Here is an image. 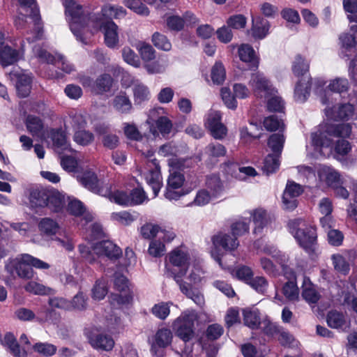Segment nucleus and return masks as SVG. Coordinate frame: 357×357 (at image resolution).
Returning a JSON list of instances; mask_svg holds the SVG:
<instances>
[{
	"label": "nucleus",
	"mask_w": 357,
	"mask_h": 357,
	"mask_svg": "<svg viewBox=\"0 0 357 357\" xmlns=\"http://www.w3.org/2000/svg\"><path fill=\"white\" fill-rule=\"evenodd\" d=\"M63 6L66 16L70 17V29L77 40L86 43L84 34L102 29L106 45L110 48L117 46L118 26L112 20H103L100 13H89L74 0H65Z\"/></svg>",
	"instance_id": "f257e3e1"
},
{
	"label": "nucleus",
	"mask_w": 357,
	"mask_h": 357,
	"mask_svg": "<svg viewBox=\"0 0 357 357\" xmlns=\"http://www.w3.org/2000/svg\"><path fill=\"white\" fill-rule=\"evenodd\" d=\"M289 232L293 235L299 246L308 255L315 253L317 248V232L314 226L307 224L298 218L288 222Z\"/></svg>",
	"instance_id": "f03ea898"
},
{
	"label": "nucleus",
	"mask_w": 357,
	"mask_h": 357,
	"mask_svg": "<svg viewBox=\"0 0 357 357\" xmlns=\"http://www.w3.org/2000/svg\"><path fill=\"white\" fill-rule=\"evenodd\" d=\"M32 267L38 269H48L50 266L40 259L29 254H24L20 259H14L7 263L5 269L13 278L17 276L29 280L33 277L34 271Z\"/></svg>",
	"instance_id": "7ed1b4c3"
},
{
	"label": "nucleus",
	"mask_w": 357,
	"mask_h": 357,
	"mask_svg": "<svg viewBox=\"0 0 357 357\" xmlns=\"http://www.w3.org/2000/svg\"><path fill=\"white\" fill-rule=\"evenodd\" d=\"M351 132L349 123H326L319 130L311 134L312 145L317 148H331L333 141L331 137L346 138Z\"/></svg>",
	"instance_id": "20e7f679"
},
{
	"label": "nucleus",
	"mask_w": 357,
	"mask_h": 357,
	"mask_svg": "<svg viewBox=\"0 0 357 357\" xmlns=\"http://www.w3.org/2000/svg\"><path fill=\"white\" fill-rule=\"evenodd\" d=\"M231 235L220 234L213 237L214 245L222 247L225 250H234L239 245L238 236L249 231V224L245 221H237L231 226Z\"/></svg>",
	"instance_id": "39448f33"
},
{
	"label": "nucleus",
	"mask_w": 357,
	"mask_h": 357,
	"mask_svg": "<svg viewBox=\"0 0 357 357\" xmlns=\"http://www.w3.org/2000/svg\"><path fill=\"white\" fill-rule=\"evenodd\" d=\"M82 185L89 190L100 196L109 195L110 184L103 183L98 178L96 173L91 171L84 172L79 178Z\"/></svg>",
	"instance_id": "423d86ee"
},
{
	"label": "nucleus",
	"mask_w": 357,
	"mask_h": 357,
	"mask_svg": "<svg viewBox=\"0 0 357 357\" xmlns=\"http://www.w3.org/2000/svg\"><path fill=\"white\" fill-rule=\"evenodd\" d=\"M21 7L26 10V12L29 11L27 15L31 17L35 24L36 33L32 37H27L26 40L29 43H32L37 40H40L43 35V28L40 26V15L39 9L36 4V0H18Z\"/></svg>",
	"instance_id": "0eeeda50"
},
{
	"label": "nucleus",
	"mask_w": 357,
	"mask_h": 357,
	"mask_svg": "<svg viewBox=\"0 0 357 357\" xmlns=\"http://www.w3.org/2000/svg\"><path fill=\"white\" fill-rule=\"evenodd\" d=\"M195 314H186L182 318L178 317L174 324L176 333L184 342L190 340L194 336L193 319Z\"/></svg>",
	"instance_id": "6e6552de"
},
{
	"label": "nucleus",
	"mask_w": 357,
	"mask_h": 357,
	"mask_svg": "<svg viewBox=\"0 0 357 357\" xmlns=\"http://www.w3.org/2000/svg\"><path fill=\"white\" fill-rule=\"evenodd\" d=\"M174 275V280L179 286L181 291L188 298L192 299L195 303L202 307L204 304V296L196 289L191 287V284H188L183 280L182 278L185 275V271L182 270L178 274L173 272Z\"/></svg>",
	"instance_id": "1a4fd4ad"
},
{
	"label": "nucleus",
	"mask_w": 357,
	"mask_h": 357,
	"mask_svg": "<svg viewBox=\"0 0 357 357\" xmlns=\"http://www.w3.org/2000/svg\"><path fill=\"white\" fill-rule=\"evenodd\" d=\"M87 337L90 345L96 350L109 351L112 350L115 344L112 337L98 333L96 329L90 331Z\"/></svg>",
	"instance_id": "9d476101"
},
{
	"label": "nucleus",
	"mask_w": 357,
	"mask_h": 357,
	"mask_svg": "<svg viewBox=\"0 0 357 357\" xmlns=\"http://www.w3.org/2000/svg\"><path fill=\"white\" fill-rule=\"evenodd\" d=\"M93 250L97 257L104 255L111 261H116L122 256L121 249L109 240H103L93 245Z\"/></svg>",
	"instance_id": "9b49d317"
},
{
	"label": "nucleus",
	"mask_w": 357,
	"mask_h": 357,
	"mask_svg": "<svg viewBox=\"0 0 357 357\" xmlns=\"http://www.w3.org/2000/svg\"><path fill=\"white\" fill-rule=\"evenodd\" d=\"M301 297L313 310L317 307L321 298V295L317 291V287L307 277L303 278L301 286Z\"/></svg>",
	"instance_id": "f8f14e48"
},
{
	"label": "nucleus",
	"mask_w": 357,
	"mask_h": 357,
	"mask_svg": "<svg viewBox=\"0 0 357 357\" xmlns=\"http://www.w3.org/2000/svg\"><path fill=\"white\" fill-rule=\"evenodd\" d=\"M169 261L173 267L169 271L170 275L174 279V273H179L182 270L188 271V256L184 252L180 250H174L171 252L169 257Z\"/></svg>",
	"instance_id": "ddd939ff"
},
{
	"label": "nucleus",
	"mask_w": 357,
	"mask_h": 357,
	"mask_svg": "<svg viewBox=\"0 0 357 357\" xmlns=\"http://www.w3.org/2000/svg\"><path fill=\"white\" fill-rule=\"evenodd\" d=\"M12 78L16 79L15 89L17 96L26 98L29 96L31 90L32 77L24 73H13Z\"/></svg>",
	"instance_id": "4468645a"
},
{
	"label": "nucleus",
	"mask_w": 357,
	"mask_h": 357,
	"mask_svg": "<svg viewBox=\"0 0 357 357\" xmlns=\"http://www.w3.org/2000/svg\"><path fill=\"white\" fill-rule=\"evenodd\" d=\"M240 59L248 64L251 70H256L259 67V59L256 55L253 47L249 44H242L238 50Z\"/></svg>",
	"instance_id": "2eb2a0df"
},
{
	"label": "nucleus",
	"mask_w": 357,
	"mask_h": 357,
	"mask_svg": "<svg viewBox=\"0 0 357 357\" xmlns=\"http://www.w3.org/2000/svg\"><path fill=\"white\" fill-rule=\"evenodd\" d=\"M208 127L211 135L215 139H222L227 135V129L221 123V116L218 112L209 115L208 118Z\"/></svg>",
	"instance_id": "dca6fc26"
},
{
	"label": "nucleus",
	"mask_w": 357,
	"mask_h": 357,
	"mask_svg": "<svg viewBox=\"0 0 357 357\" xmlns=\"http://www.w3.org/2000/svg\"><path fill=\"white\" fill-rule=\"evenodd\" d=\"M49 137L51 139L53 146L58 150L73 151L70 144L67 140L65 131L62 128H53L50 131Z\"/></svg>",
	"instance_id": "f3484780"
},
{
	"label": "nucleus",
	"mask_w": 357,
	"mask_h": 357,
	"mask_svg": "<svg viewBox=\"0 0 357 357\" xmlns=\"http://www.w3.org/2000/svg\"><path fill=\"white\" fill-rule=\"evenodd\" d=\"M269 22L264 17H252V35L255 39L261 40L268 33Z\"/></svg>",
	"instance_id": "a211bd4d"
},
{
	"label": "nucleus",
	"mask_w": 357,
	"mask_h": 357,
	"mask_svg": "<svg viewBox=\"0 0 357 357\" xmlns=\"http://www.w3.org/2000/svg\"><path fill=\"white\" fill-rule=\"evenodd\" d=\"M155 127L153 126L150 127V131L155 137H158L159 133L161 134L163 137H166L172 132L173 125L171 120L167 116H160L155 121Z\"/></svg>",
	"instance_id": "6ab92c4d"
},
{
	"label": "nucleus",
	"mask_w": 357,
	"mask_h": 357,
	"mask_svg": "<svg viewBox=\"0 0 357 357\" xmlns=\"http://www.w3.org/2000/svg\"><path fill=\"white\" fill-rule=\"evenodd\" d=\"M227 153V149L224 145L216 142H211L206 145L202 155L207 158V160L213 161L220 157H224Z\"/></svg>",
	"instance_id": "aec40b11"
},
{
	"label": "nucleus",
	"mask_w": 357,
	"mask_h": 357,
	"mask_svg": "<svg viewBox=\"0 0 357 357\" xmlns=\"http://www.w3.org/2000/svg\"><path fill=\"white\" fill-rule=\"evenodd\" d=\"M312 78H301L296 84L294 89V99L299 102H304L310 93Z\"/></svg>",
	"instance_id": "412c9836"
},
{
	"label": "nucleus",
	"mask_w": 357,
	"mask_h": 357,
	"mask_svg": "<svg viewBox=\"0 0 357 357\" xmlns=\"http://www.w3.org/2000/svg\"><path fill=\"white\" fill-rule=\"evenodd\" d=\"M172 331L168 328L159 329L155 336L154 342L151 346V351L155 353L156 347L165 348L169 346L172 340Z\"/></svg>",
	"instance_id": "4be33fe9"
},
{
	"label": "nucleus",
	"mask_w": 357,
	"mask_h": 357,
	"mask_svg": "<svg viewBox=\"0 0 357 357\" xmlns=\"http://www.w3.org/2000/svg\"><path fill=\"white\" fill-rule=\"evenodd\" d=\"M3 343L8 347L9 351L15 357H26L27 352L25 349H21L15 337L11 333H8L5 335Z\"/></svg>",
	"instance_id": "5701e85b"
},
{
	"label": "nucleus",
	"mask_w": 357,
	"mask_h": 357,
	"mask_svg": "<svg viewBox=\"0 0 357 357\" xmlns=\"http://www.w3.org/2000/svg\"><path fill=\"white\" fill-rule=\"evenodd\" d=\"M112 105L121 114H128L132 108L129 97L126 95V92L123 91H121L114 98Z\"/></svg>",
	"instance_id": "b1692460"
},
{
	"label": "nucleus",
	"mask_w": 357,
	"mask_h": 357,
	"mask_svg": "<svg viewBox=\"0 0 357 357\" xmlns=\"http://www.w3.org/2000/svg\"><path fill=\"white\" fill-rule=\"evenodd\" d=\"M49 190L45 189H34L30 192L29 202L32 208H44L48 201Z\"/></svg>",
	"instance_id": "393cba45"
},
{
	"label": "nucleus",
	"mask_w": 357,
	"mask_h": 357,
	"mask_svg": "<svg viewBox=\"0 0 357 357\" xmlns=\"http://www.w3.org/2000/svg\"><path fill=\"white\" fill-rule=\"evenodd\" d=\"M285 137L282 132L273 133L268 139L267 144L272 154L280 156L284 148Z\"/></svg>",
	"instance_id": "a878e982"
},
{
	"label": "nucleus",
	"mask_w": 357,
	"mask_h": 357,
	"mask_svg": "<svg viewBox=\"0 0 357 357\" xmlns=\"http://www.w3.org/2000/svg\"><path fill=\"white\" fill-rule=\"evenodd\" d=\"M48 201H47V206L53 212H59L63 208L65 200L64 196L59 191H50L48 192Z\"/></svg>",
	"instance_id": "bb28decb"
},
{
	"label": "nucleus",
	"mask_w": 357,
	"mask_h": 357,
	"mask_svg": "<svg viewBox=\"0 0 357 357\" xmlns=\"http://www.w3.org/2000/svg\"><path fill=\"white\" fill-rule=\"evenodd\" d=\"M252 216L255 224L254 234H261L268 222L266 211L261 208L256 209L252 213Z\"/></svg>",
	"instance_id": "cd10ccee"
},
{
	"label": "nucleus",
	"mask_w": 357,
	"mask_h": 357,
	"mask_svg": "<svg viewBox=\"0 0 357 357\" xmlns=\"http://www.w3.org/2000/svg\"><path fill=\"white\" fill-rule=\"evenodd\" d=\"M18 60V52L8 45H3L0 49V63L7 66L13 64Z\"/></svg>",
	"instance_id": "c85d7f7f"
},
{
	"label": "nucleus",
	"mask_w": 357,
	"mask_h": 357,
	"mask_svg": "<svg viewBox=\"0 0 357 357\" xmlns=\"http://www.w3.org/2000/svg\"><path fill=\"white\" fill-rule=\"evenodd\" d=\"M282 293L289 301H298L300 291L296 280L286 282L282 286Z\"/></svg>",
	"instance_id": "c756f323"
},
{
	"label": "nucleus",
	"mask_w": 357,
	"mask_h": 357,
	"mask_svg": "<svg viewBox=\"0 0 357 357\" xmlns=\"http://www.w3.org/2000/svg\"><path fill=\"white\" fill-rule=\"evenodd\" d=\"M326 321L328 326L333 328L350 326V320L344 314H328Z\"/></svg>",
	"instance_id": "7c9ffc66"
},
{
	"label": "nucleus",
	"mask_w": 357,
	"mask_h": 357,
	"mask_svg": "<svg viewBox=\"0 0 357 357\" xmlns=\"http://www.w3.org/2000/svg\"><path fill=\"white\" fill-rule=\"evenodd\" d=\"M350 181H353L354 183H357L354 179L348 177L343 178V181L342 183L336 185L331 188L333 190L335 195L337 197L342 198L346 199L349 197V193L348 189L353 190V183H350Z\"/></svg>",
	"instance_id": "2f4dec72"
},
{
	"label": "nucleus",
	"mask_w": 357,
	"mask_h": 357,
	"mask_svg": "<svg viewBox=\"0 0 357 357\" xmlns=\"http://www.w3.org/2000/svg\"><path fill=\"white\" fill-rule=\"evenodd\" d=\"M280 158V156L269 153L264 158L262 170L266 176L275 173L279 169Z\"/></svg>",
	"instance_id": "473e14b6"
},
{
	"label": "nucleus",
	"mask_w": 357,
	"mask_h": 357,
	"mask_svg": "<svg viewBox=\"0 0 357 357\" xmlns=\"http://www.w3.org/2000/svg\"><path fill=\"white\" fill-rule=\"evenodd\" d=\"M231 275L245 284H248L250 280L254 276L252 269L245 265H237L231 271Z\"/></svg>",
	"instance_id": "72a5a7b5"
},
{
	"label": "nucleus",
	"mask_w": 357,
	"mask_h": 357,
	"mask_svg": "<svg viewBox=\"0 0 357 357\" xmlns=\"http://www.w3.org/2000/svg\"><path fill=\"white\" fill-rule=\"evenodd\" d=\"M39 230L47 236L55 235L59 227L58 223L49 218H42L38 224Z\"/></svg>",
	"instance_id": "f704fd0d"
},
{
	"label": "nucleus",
	"mask_w": 357,
	"mask_h": 357,
	"mask_svg": "<svg viewBox=\"0 0 357 357\" xmlns=\"http://www.w3.org/2000/svg\"><path fill=\"white\" fill-rule=\"evenodd\" d=\"M252 82L256 92L259 93L264 92L266 95H269L272 93V85L270 84V82L262 75H255L252 77Z\"/></svg>",
	"instance_id": "c9c22d12"
},
{
	"label": "nucleus",
	"mask_w": 357,
	"mask_h": 357,
	"mask_svg": "<svg viewBox=\"0 0 357 357\" xmlns=\"http://www.w3.org/2000/svg\"><path fill=\"white\" fill-rule=\"evenodd\" d=\"M108 198L111 202L121 206H130L129 192L123 190L112 191V185H110V192L109 195L104 196Z\"/></svg>",
	"instance_id": "e433bc0d"
},
{
	"label": "nucleus",
	"mask_w": 357,
	"mask_h": 357,
	"mask_svg": "<svg viewBox=\"0 0 357 357\" xmlns=\"http://www.w3.org/2000/svg\"><path fill=\"white\" fill-rule=\"evenodd\" d=\"M263 125L266 130L273 132L278 130V132H283L285 126L282 119L275 114L264 118Z\"/></svg>",
	"instance_id": "4c0bfd02"
},
{
	"label": "nucleus",
	"mask_w": 357,
	"mask_h": 357,
	"mask_svg": "<svg viewBox=\"0 0 357 357\" xmlns=\"http://www.w3.org/2000/svg\"><path fill=\"white\" fill-rule=\"evenodd\" d=\"M73 140L77 144L86 146L93 142L94 135L89 130L82 128L74 132Z\"/></svg>",
	"instance_id": "58836bf2"
},
{
	"label": "nucleus",
	"mask_w": 357,
	"mask_h": 357,
	"mask_svg": "<svg viewBox=\"0 0 357 357\" xmlns=\"http://www.w3.org/2000/svg\"><path fill=\"white\" fill-rule=\"evenodd\" d=\"M292 70L296 76H301V78L306 79L305 75L309 70V63L301 55H297L292 66Z\"/></svg>",
	"instance_id": "ea45409f"
},
{
	"label": "nucleus",
	"mask_w": 357,
	"mask_h": 357,
	"mask_svg": "<svg viewBox=\"0 0 357 357\" xmlns=\"http://www.w3.org/2000/svg\"><path fill=\"white\" fill-rule=\"evenodd\" d=\"M333 112L335 120H347L353 114L354 107L349 103L341 104L337 108L334 107Z\"/></svg>",
	"instance_id": "a19ab883"
},
{
	"label": "nucleus",
	"mask_w": 357,
	"mask_h": 357,
	"mask_svg": "<svg viewBox=\"0 0 357 357\" xmlns=\"http://www.w3.org/2000/svg\"><path fill=\"white\" fill-rule=\"evenodd\" d=\"M134 101L136 105H139L142 102L149 99V88L143 84H135L132 88Z\"/></svg>",
	"instance_id": "79ce46f5"
},
{
	"label": "nucleus",
	"mask_w": 357,
	"mask_h": 357,
	"mask_svg": "<svg viewBox=\"0 0 357 357\" xmlns=\"http://www.w3.org/2000/svg\"><path fill=\"white\" fill-rule=\"evenodd\" d=\"M33 349L38 354L45 356L50 357L54 356L57 351V347L53 344L49 342H36L33 346Z\"/></svg>",
	"instance_id": "37998d69"
},
{
	"label": "nucleus",
	"mask_w": 357,
	"mask_h": 357,
	"mask_svg": "<svg viewBox=\"0 0 357 357\" xmlns=\"http://www.w3.org/2000/svg\"><path fill=\"white\" fill-rule=\"evenodd\" d=\"M247 284L260 294H265L268 287V282L263 276H252Z\"/></svg>",
	"instance_id": "c03bdc74"
},
{
	"label": "nucleus",
	"mask_w": 357,
	"mask_h": 357,
	"mask_svg": "<svg viewBox=\"0 0 357 357\" xmlns=\"http://www.w3.org/2000/svg\"><path fill=\"white\" fill-rule=\"evenodd\" d=\"M241 167L237 162L230 160L225 162L221 165L222 171L224 174L239 180L243 179V177L241 176Z\"/></svg>",
	"instance_id": "a18cd8bd"
},
{
	"label": "nucleus",
	"mask_w": 357,
	"mask_h": 357,
	"mask_svg": "<svg viewBox=\"0 0 357 357\" xmlns=\"http://www.w3.org/2000/svg\"><path fill=\"white\" fill-rule=\"evenodd\" d=\"M102 17L106 16L108 17H114L119 19L123 17L126 15V10L122 6L114 5H107L102 8Z\"/></svg>",
	"instance_id": "49530a36"
},
{
	"label": "nucleus",
	"mask_w": 357,
	"mask_h": 357,
	"mask_svg": "<svg viewBox=\"0 0 357 357\" xmlns=\"http://www.w3.org/2000/svg\"><path fill=\"white\" fill-rule=\"evenodd\" d=\"M325 175L326 183L330 188L342 183L343 178H341L340 173L331 167H326L323 169Z\"/></svg>",
	"instance_id": "de8ad7c7"
},
{
	"label": "nucleus",
	"mask_w": 357,
	"mask_h": 357,
	"mask_svg": "<svg viewBox=\"0 0 357 357\" xmlns=\"http://www.w3.org/2000/svg\"><path fill=\"white\" fill-rule=\"evenodd\" d=\"M27 130L33 135L38 134L43 128V123L40 117L29 114L25 121Z\"/></svg>",
	"instance_id": "09e8293b"
},
{
	"label": "nucleus",
	"mask_w": 357,
	"mask_h": 357,
	"mask_svg": "<svg viewBox=\"0 0 357 357\" xmlns=\"http://www.w3.org/2000/svg\"><path fill=\"white\" fill-rule=\"evenodd\" d=\"M113 83V79L109 74H102L96 80V89L98 93L107 92L110 90Z\"/></svg>",
	"instance_id": "8fccbe9b"
},
{
	"label": "nucleus",
	"mask_w": 357,
	"mask_h": 357,
	"mask_svg": "<svg viewBox=\"0 0 357 357\" xmlns=\"http://www.w3.org/2000/svg\"><path fill=\"white\" fill-rule=\"evenodd\" d=\"M24 289L26 291L36 295H49L53 291L52 289L35 281L29 282Z\"/></svg>",
	"instance_id": "3c124183"
},
{
	"label": "nucleus",
	"mask_w": 357,
	"mask_h": 357,
	"mask_svg": "<svg viewBox=\"0 0 357 357\" xmlns=\"http://www.w3.org/2000/svg\"><path fill=\"white\" fill-rule=\"evenodd\" d=\"M349 87V84L347 79L341 77H337L331 80L328 86V88L331 91L339 94L347 92Z\"/></svg>",
	"instance_id": "603ef678"
},
{
	"label": "nucleus",
	"mask_w": 357,
	"mask_h": 357,
	"mask_svg": "<svg viewBox=\"0 0 357 357\" xmlns=\"http://www.w3.org/2000/svg\"><path fill=\"white\" fill-rule=\"evenodd\" d=\"M211 77L213 82L216 84H222L225 79V69L220 62H215L212 67Z\"/></svg>",
	"instance_id": "864d4df0"
},
{
	"label": "nucleus",
	"mask_w": 357,
	"mask_h": 357,
	"mask_svg": "<svg viewBox=\"0 0 357 357\" xmlns=\"http://www.w3.org/2000/svg\"><path fill=\"white\" fill-rule=\"evenodd\" d=\"M351 33H344L340 37L342 45L347 49L355 47L357 45V25L351 26Z\"/></svg>",
	"instance_id": "5fc2aeb1"
},
{
	"label": "nucleus",
	"mask_w": 357,
	"mask_h": 357,
	"mask_svg": "<svg viewBox=\"0 0 357 357\" xmlns=\"http://www.w3.org/2000/svg\"><path fill=\"white\" fill-rule=\"evenodd\" d=\"M87 297L83 292L79 291L72 299L70 301V310H75L78 311H84L86 310L87 306Z\"/></svg>",
	"instance_id": "6e6d98bb"
},
{
	"label": "nucleus",
	"mask_w": 357,
	"mask_h": 357,
	"mask_svg": "<svg viewBox=\"0 0 357 357\" xmlns=\"http://www.w3.org/2000/svg\"><path fill=\"white\" fill-rule=\"evenodd\" d=\"M152 42L155 47L163 51H169L172 48V43L167 37L158 32H155L152 36Z\"/></svg>",
	"instance_id": "4d7b16f0"
},
{
	"label": "nucleus",
	"mask_w": 357,
	"mask_h": 357,
	"mask_svg": "<svg viewBox=\"0 0 357 357\" xmlns=\"http://www.w3.org/2000/svg\"><path fill=\"white\" fill-rule=\"evenodd\" d=\"M33 52L40 61L53 64L54 66L56 65L58 56H54L41 47L36 45L33 47Z\"/></svg>",
	"instance_id": "13d9d810"
},
{
	"label": "nucleus",
	"mask_w": 357,
	"mask_h": 357,
	"mask_svg": "<svg viewBox=\"0 0 357 357\" xmlns=\"http://www.w3.org/2000/svg\"><path fill=\"white\" fill-rule=\"evenodd\" d=\"M33 52L40 61L53 64L54 66L56 65L58 56H54L41 47L36 45L33 47Z\"/></svg>",
	"instance_id": "bf43d9fd"
},
{
	"label": "nucleus",
	"mask_w": 357,
	"mask_h": 357,
	"mask_svg": "<svg viewBox=\"0 0 357 357\" xmlns=\"http://www.w3.org/2000/svg\"><path fill=\"white\" fill-rule=\"evenodd\" d=\"M262 130L261 125L257 123L250 122V128L243 127L241 129V137H249L254 139L261 137V131Z\"/></svg>",
	"instance_id": "052dcab7"
},
{
	"label": "nucleus",
	"mask_w": 357,
	"mask_h": 357,
	"mask_svg": "<svg viewBox=\"0 0 357 357\" xmlns=\"http://www.w3.org/2000/svg\"><path fill=\"white\" fill-rule=\"evenodd\" d=\"M130 206L141 204L147 196L144 190L141 188H135L129 192Z\"/></svg>",
	"instance_id": "680f3d73"
},
{
	"label": "nucleus",
	"mask_w": 357,
	"mask_h": 357,
	"mask_svg": "<svg viewBox=\"0 0 357 357\" xmlns=\"http://www.w3.org/2000/svg\"><path fill=\"white\" fill-rule=\"evenodd\" d=\"M184 181V175L180 172H174L170 173L167 179V187L174 189H183L182 186Z\"/></svg>",
	"instance_id": "e2e57ef3"
},
{
	"label": "nucleus",
	"mask_w": 357,
	"mask_h": 357,
	"mask_svg": "<svg viewBox=\"0 0 357 357\" xmlns=\"http://www.w3.org/2000/svg\"><path fill=\"white\" fill-rule=\"evenodd\" d=\"M168 29L174 31H181L185 26V21L183 17L178 15L169 16L166 20Z\"/></svg>",
	"instance_id": "0e129e2a"
},
{
	"label": "nucleus",
	"mask_w": 357,
	"mask_h": 357,
	"mask_svg": "<svg viewBox=\"0 0 357 357\" xmlns=\"http://www.w3.org/2000/svg\"><path fill=\"white\" fill-rule=\"evenodd\" d=\"M334 268L338 272L346 275L349 271V264L347 260L340 255H333L332 256Z\"/></svg>",
	"instance_id": "69168bd1"
},
{
	"label": "nucleus",
	"mask_w": 357,
	"mask_h": 357,
	"mask_svg": "<svg viewBox=\"0 0 357 357\" xmlns=\"http://www.w3.org/2000/svg\"><path fill=\"white\" fill-rule=\"evenodd\" d=\"M206 185L215 195L220 194L224 189L223 184L220 178L217 176H211L207 178Z\"/></svg>",
	"instance_id": "338daca9"
},
{
	"label": "nucleus",
	"mask_w": 357,
	"mask_h": 357,
	"mask_svg": "<svg viewBox=\"0 0 357 357\" xmlns=\"http://www.w3.org/2000/svg\"><path fill=\"white\" fill-rule=\"evenodd\" d=\"M260 328L268 335L273 336L276 334H279L281 329L275 323L271 322L267 319V316L263 314V319L261 326Z\"/></svg>",
	"instance_id": "774afa93"
}]
</instances>
